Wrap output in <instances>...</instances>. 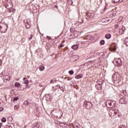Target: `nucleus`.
Here are the masks:
<instances>
[{
    "label": "nucleus",
    "mask_w": 128,
    "mask_h": 128,
    "mask_svg": "<svg viewBox=\"0 0 128 128\" xmlns=\"http://www.w3.org/2000/svg\"><path fill=\"white\" fill-rule=\"evenodd\" d=\"M106 106L108 108H114L116 104L115 101H110L108 100L106 102Z\"/></svg>",
    "instance_id": "f257e3e1"
},
{
    "label": "nucleus",
    "mask_w": 128,
    "mask_h": 128,
    "mask_svg": "<svg viewBox=\"0 0 128 128\" xmlns=\"http://www.w3.org/2000/svg\"><path fill=\"white\" fill-rule=\"evenodd\" d=\"M7 30L8 26L2 23L0 24V32H6Z\"/></svg>",
    "instance_id": "f03ea898"
},
{
    "label": "nucleus",
    "mask_w": 128,
    "mask_h": 128,
    "mask_svg": "<svg viewBox=\"0 0 128 128\" xmlns=\"http://www.w3.org/2000/svg\"><path fill=\"white\" fill-rule=\"evenodd\" d=\"M84 104L85 106H86V108L88 110H90V108H92V102H86L85 101L84 102Z\"/></svg>",
    "instance_id": "7ed1b4c3"
},
{
    "label": "nucleus",
    "mask_w": 128,
    "mask_h": 128,
    "mask_svg": "<svg viewBox=\"0 0 128 128\" xmlns=\"http://www.w3.org/2000/svg\"><path fill=\"white\" fill-rule=\"evenodd\" d=\"M114 64H117V66H122V59L120 58H117V59H115L114 60Z\"/></svg>",
    "instance_id": "20e7f679"
},
{
    "label": "nucleus",
    "mask_w": 128,
    "mask_h": 128,
    "mask_svg": "<svg viewBox=\"0 0 128 128\" xmlns=\"http://www.w3.org/2000/svg\"><path fill=\"white\" fill-rule=\"evenodd\" d=\"M112 80L114 82H118V76L114 74L112 76Z\"/></svg>",
    "instance_id": "39448f33"
},
{
    "label": "nucleus",
    "mask_w": 128,
    "mask_h": 128,
    "mask_svg": "<svg viewBox=\"0 0 128 128\" xmlns=\"http://www.w3.org/2000/svg\"><path fill=\"white\" fill-rule=\"evenodd\" d=\"M24 23L25 24L26 28H30V23L26 20H24Z\"/></svg>",
    "instance_id": "423d86ee"
},
{
    "label": "nucleus",
    "mask_w": 128,
    "mask_h": 128,
    "mask_svg": "<svg viewBox=\"0 0 128 128\" xmlns=\"http://www.w3.org/2000/svg\"><path fill=\"white\" fill-rule=\"evenodd\" d=\"M40 124L38 122H37L32 125V128H40Z\"/></svg>",
    "instance_id": "0eeeda50"
},
{
    "label": "nucleus",
    "mask_w": 128,
    "mask_h": 128,
    "mask_svg": "<svg viewBox=\"0 0 128 128\" xmlns=\"http://www.w3.org/2000/svg\"><path fill=\"white\" fill-rule=\"evenodd\" d=\"M51 96L52 95L50 94H46L45 96V98L47 102H48L50 100Z\"/></svg>",
    "instance_id": "6e6552de"
},
{
    "label": "nucleus",
    "mask_w": 128,
    "mask_h": 128,
    "mask_svg": "<svg viewBox=\"0 0 128 128\" xmlns=\"http://www.w3.org/2000/svg\"><path fill=\"white\" fill-rule=\"evenodd\" d=\"M120 104H126V98H121L120 100H119Z\"/></svg>",
    "instance_id": "1a4fd4ad"
},
{
    "label": "nucleus",
    "mask_w": 128,
    "mask_h": 128,
    "mask_svg": "<svg viewBox=\"0 0 128 128\" xmlns=\"http://www.w3.org/2000/svg\"><path fill=\"white\" fill-rule=\"evenodd\" d=\"M86 14L89 18H94V13L87 12Z\"/></svg>",
    "instance_id": "9d476101"
},
{
    "label": "nucleus",
    "mask_w": 128,
    "mask_h": 128,
    "mask_svg": "<svg viewBox=\"0 0 128 128\" xmlns=\"http://www.w3.org/2000/svg\"><path fill=\"white\" fill-rule=\"evenodd\" d=\"M74 128H84L82 126V125L78 123H75L74 125Z\"/></svg>",
    "instance_id": "9b49d317"
},
{
    "label": "nucleus",
    "mask_w": 128,
    "mask_h": 128,
    "mask_svg": "<svg viewBox=\"0 0 128 128\" xmlns=\"http://www.w3.org/2000/svg\"><path fill=\"white\" fill-rule=\"evenodd\" d=\"M4 78L6 80L9 82V80H10V74H6L4 76Z\"/></svg>",
    "instance_id": "f8f14e48"
},
{
    "label": "nucleus",
    "mask_w": 128,
    "mask_h": 128,
    "mask_svg": "<svg viewBox=\"0 0 128 128\" xmlns=\"http://www.w3.org/2000/svg\"><path fill=\"white\" fill-rule=\"evenodd\" d=\"M24 82L25 84H28V80L26 78H23Z\"/></svg>",
    "instance_id": "ddd939ff"
},
{
    "label": "nucleus",
    "mask_w": 128,
    "mask_h": 128,
    "mask_svg": "<svg viewBox=\"0 0 128 128\" xmlns=\"http://www.w3.org/2000/svg\"><path fill=\"white\" fill-rule=\"evenodd\" d=\"M96 88L98 90H102V84H98V85H96Z\"/></svg>",
    "instance_id": "4468645a"
},
{
    "label": "nucleus",
    "mask_w": 128,
    "mask_h": 128,
    "mask_svg": "<svg viewBox=\"0 0 128 128\" xmlns=\"http://www.w3.org/2000/svg\"><path fill=\"white\" fill-rule=\"evenodd\" d=\"M36 112H37V114H40V112H41V110H42V108H36Z\"/></svg>",
    "instance_id": "2eb2a0df"
},
{
    "label": "nucleus",
    "mask_w": 128,
    "mask_h": 128,
    "mask_svg": "<svg viewBox=\"0 0 128 128\" xmlns=\"http://www.w3.org/2000/svg\"><path fill=\"white\" fill-rule=\"evenodd\" d=\"M112 2L115 4H118V2H122V0H112Z\"/></svg>",
    "instance_id": "dca6fc26"
},
{
    "label": "nucleus",
    "mask_w": 128,
    "mask_h": 128,
    "mask_svg": "<svg viewBox=\"0 0 128 128\" xmlns=\"http://www.w3.org/2000/svg\"><path fill=\"white\" fill-rule=\"evenodd\" d=\"M105 38H107V40H110V38H112V35L110 34H107L106 35Z\"/></svg>",
    "instance_id": "f3484780"
},
{
    "label": "nucleus",
    "mask_w": 128,
    "mask_h": 128,
    "mask_svg": "<svg viewBox=\"0 0 128 128\" xmlns=\"http://www.w3.org/2000/svg\"><path fill=\"white\" fill-rule=\"evenodd\" d=\"M78 48V46L77 44L73 45L72 46V48L73 50H77Z\"/></svg>",
    "instance_id": "a211bd4d"
},
{
    "label": "nucleus",
    "mask_w": 128,
    "mask_h": 128,
    "mask_svg": "<svg viewBox=\"0 0 128 128\" xmlns=\"http://www.w3.org/2000/svg\"><path fill=\"white\" fill-rule=\"evenodd\" d=\"M124 42L125 44L128 46V38H126L124 40Z\"/></svg>",
    "instance_id": "6ab92c4d"
},
{
    "label": "nucleus",
    "mask_w": 128,
    "mask_h": 128,
    "mask_svg": "<svg viewBox=\"0 0 128 128\" xmlns=\"http://www.w3.org/2000/svg\"><path fill=\"white\" fill-rule=\"evenodd\" d=\"M82 78V74L76 76H75V78H76L77 80H78V78Z\"/></svg>",
    "instance_id": "aec40b11"
},
{
    "label": "nucleus",
    "mask_w": 128,
    "mask_h": 128,
    "mask_svg": "<svg viewBox=\"0 0 128 128\" xmlns=\"http://www.w3.org/2000/svg\"><path fill=\"white\" fill-rule=\"evenodd\" d=\"M14 86L16 88H20V82H16L14 84Z\"/></svg>",
    "instance_id": "412c9836"
},
{
    "label": "nucleus",
    "mask_w": 128,
    "mask_h": 128,
    "mask_svg": "<svg viewBox=\"0 0 128 128\" xmlns=\"http://www.w3.org/2000/svg\"><path fill=\"white\" fill-rule=\"evenodd\" d=\"M126 30V28L124 26H122L121 28V29H120V30H122V34H124V30Z\"/></svg>",
    "instance_id": "4be33fe9"
},
{
    "label": "nucleus",
    "mask_w": 128,
    "mask_h": 128,
    "mask_svg": "<svg viewBox=\"0 0 128 128\" xmlns=\"http://www.w3.org/2000/svg\"><path fill=\"white\" fill-rule=\"evenodd\" d=\"M68 2L70 6H72V4H74L72 0H68Z\"/></svg>",
    "instance_id": "5701e85b"
},
{
    "label": "nucleus",
    "mask_w": 128,
    "mask_h": 128,
    "mask_svg": "<svg viewBox=\"0 0 128 128\" xmlns=\"http://www.w3.org/2000/svg\"><path fill=\"white\" fill-rule=\"evenodd\" d=\"M39 70L40 72H42L44 70V66H40Z\"/></svg>",
    "instance_id": "b1692460"
},
{
    "label": "nucleus",
    "mask_w": 128,
    "mask_h": 128,
    "mask_svg": "<svg viewBox=\"0 0 128 128\" xmlns=\"http://www.w3.org/2000/svg\"><path fill=\"white\" fill-rule=\"evenodd\" d=\"M114 111H110L109 112V114L110 116H114Z\"/></svg>",
    "instance_id": "393cba45"
},
{
    "label": "nucleus",
    "mask_w": 128,
    "mask_h": 128,
    "mask_svg": "<svg viewBox=\"0 0 128 128\" xmlns=\"http://www.w3.org/2000/svg\"><path fill=\"white\" fill-rule=\"evenodd\" d=\"M74 70H70L69 72H68V74H70L71 76H72V74H74Z\"/></svg>",
    "instance_id": "a878e982"
},
{
    "label": "nucleus",
    "mask_w": 128,
    "mask_h": 128,
    "mask_svg": "<svg viewBox=\"0 0 128 128\" xmlns=\"http://www.w3.org/2000/svg\"><path fill=\"white\" fill-rule=\"evenodd\" d=\"M104 42H104V40H101L100 41V44H102V46L104 45Z\"/></svg>",
    "instance_id": "bb28decb"
},
{
    "label": "nucleus",
    "mask_w": 128,
    "mask_h": 128,
    "mask_svg": "<svg viewBox=\"0 0 128 128\" xmlns=\"http://www.w3.org/2000/svg\"><path fill=\"white\" fill-rule=\"evenodd\" d=\"M8 120L12 122V116H9L8 118Z\"/></svg>",
    "instance_id": "cd10ccee"
},
{
    "label": "nucleus",
    "mask_w": 128,
    "mask_h": 128,
    "mask_svg": "<svg viewBox=\"0 0 128 128\" xmlns=\"http://www.w3.org/2000/svg\"><path fill=\"white\" fill-rule=\"evenodd\" d=\"M2 122H6V119L5 118H3L2 119Z\"/></svg>",
    "instance_id": "c85d7f7f"
},
{
    "label": "nucleus",
    "mask_w": 128,
    "mask_h": 128,
    "mask_svg": "<svg viewBox=\"0 0 128 128\" xmlns=\"http://www.w3.org/2000/svg\"><path fill=\"white\" fill-rule=\"evenodd\" d=\"M24 104H25V106H28V101H24Z\"/></svg>",
    "instance_id": "c756f323"
},
{
    "label": "nucleus",
    "mask_w": 128,
    "mask_h": 128,
    "mask_svg": "<svg viewBox=\"0 0 128 128\" xmlns=\"http://www.w3.org/2000/svg\"><path fill=\"white\" fill-rule=\"evenodd\" d=\"M18 100V97H15L14 98L13 102H15L16 100Z\"/></svg>",
    "instance_id": "7c9ffc66"
},
{
    "label": "nucleus",
    "mask_w": 128,
    "mask_h": 128,
    "mask_svg": "<svg viewBox=\"0 0 128 128\" xmlns=\"http://www.w3.org/2000/svg\"><path fill=\"white\" fill-rule=\"evenodd\" d=\"M66 80H72V78H68V77H66Z\"/></svg>",
    "instance_id": "2f4dec72"
},
{
    "label": "nucleus",
    "mask_w": 128,
    "mask_h": 128,
    "mask_svg": "<svg viewBox=\"0 0 128 128\" xmlns=\"http://www.w3.org/2000/svg\"><path fill=\"white\" fill-rule=\"evenodd\" d=\"M119 128H126V126H125L122 125V126H119Z\"/></svg>",
    "instance_id": "473e14b6"
},
{
    "label": "nucleus",
    "mask_w": 128,
    "mask_h": 128,
    "mask_svg": "<svg viewBox=\"0 0 128 128\" xmlns=\"http://www.w3.org/2000/svg\"><path fill=\"white\" fill-rule=\"evenodd\" d=\"M2 110H4V108L0 107V112H2Z\"/></svg>",
    "instance_id": "72a5a7b5"
},
{
    "label": "nucleus",
    "mask_w": 128,
    "mask_h": 128,
    "mask_svg": "<svg viewBox=\"0 0 128 128\" xmlns=\"http://www.w3.org/2000/svg\"><path fill=\"white\" fill-rule=\"evenodd\" d=\"M14 110H17V108H18V106L16 105L14 106Z\"/></svg>",
    "instance_id": "f704fd0d"
},
{
    "label": "nucleus",
    "mask_w": 128,
    "mask_h": 128,
    "mask_svg": "<svg viewBox=\"0 0 128 128\" xmlns=\"http://www.w3.org/2000/svg\"><path fill=\"white\" fill-rule=\"evenodd\" d=\"M47 38L48 40H52V38L50 36H47Z\"/></svg>",
    "instance_id": "c9c22d12"
},
{
    "label": "nucleus",
    "mask_w": 128,
    "mask_h": 128,
    "mask_svg": "<svg viewBox=\"0 0 128 128\" xmlns=\"http://www.w3.org/2000/svg\"><path fill=\"white\" fill-rule=\"evenodd\" d=\"M112 112H113L114 116V114H118V112H116L114 111H113Z\"/></svg>",
    "instance_id": "e433bc0d"
},
{
    "label": "nucleus",
    "mask_w": 128,
    "mask_h": 128,
    "mask_svg": "<svg viewBox=\"0 0 128 128\" xmlns=\"http://www.w3.org/2000/svg\"><path fill=\"white\" fill-rule=\"evenodd\" d=\"M50 84H54V80H51L50 81Z\"/></svg>",
    "instance_id": "4c0bfd02"
},
{
    "label": "nucleus",
    "mask_w": 128,
    "mask_h": 128,
    "mask_svg": "<svg viewBox=\"0 0 128 128\" xmlns=\"http://www.w3.org/2000/svg\"><path fill=\"white\" fill-rule=\"evenodd\" d=\"M64 44H62L60 45L61 48H64Z\"/></svg>",
    "instance_id": "58836bf2"
},
{
    "label": "nucleus",
    "mask_w": 128,
    "mask_h": 128,
    "mask_svg": "<svg viewBox=\"0 0 128 128\" xmlns=\"http://www.w3.org/2000/svg\"><path fill=\"white\" fill-rule=\"evenodd\" d=\"M61 124H65V125H66V123H64V122H61L60 123Z\"/></svg>",
    "instance_id": "ea45409f"
},
{
    "label": "nucleus",
    "mask_w": 128,
    "mask_h": 128,
    "mask_svg": "<svg viewBox=\"0 0 128 128\" xmlns=\"http://www.w3.org/2000/svg\"><path fill=\"white\" fill-rule=\"evenodd\" d=\"M32 38V35H31V37L29 38V40H30Z\"/></svg>",
    "instance_id": "a19ab883"
},
{
    "label": "nucleus",
    "mask_w": 128,
    "mask_h": 128,
    "mask_svg": "<svg viewBox=\"0 0 128 128\" xmlns=\"http://www.w3.org/2000/svg\"><path fill=\"white\" fill-rule=\"evenodd\" d=\"M58 88H62V86L60 85L58 86Z\"/></svg>",
    "instance_id": "79ce46f5"
},
{
    "label": "nucleus",
    "mask_w": 128,
    "mask_h": 128,
    "mask_svg": "<svg viewBox=\"0 0 128 128\" xmlns=\"http://www.w3.org/2000/svg\"><path fill=\"white\" fill-rule=\"evenodd\" d=\"M60 88V90H62L63 92H64V90L62 89V88Z\"/></svg>",
    "instance_id": "37998d69"
},
{
    "label": "nucleus",
    "mask_w": 128,
    "mask_h": 128,
    "mask_svg": "<svg viewBox=\"0 0 128 128\" xmlns=\"http://www.w3.org/2000/svg\"><path fill=\"white\" fill-rule=\"evenodd\" d=\"M115 26H116V28H118V24H116L115 25Z\"/></svg>",
    "instance_id": "c03bdc74"
},
{
    "label": "nucleus",
    "mask_w": 128,
    "mask_h": 128,
    "mask_svg": "<svg viewBox=\"0 0 128 128\" xmlns=\"http://www.w3.org/2000/svg\"><path fill=\"white\" fill-rule=\"evenodd\" d=\"M0 76H4V72H2L0 74Z\"/></svg>",
    "instance_id": "a18cd8bd"
},
{
    "label": "nucleus",
    "mask_w": 128,
    "mask_h": 128,
    "mask_svg": "<svg viewBox=\"0 0 128 128\" xmlns=\"http://www.w3.org/2000/svg\"><path fill=\"white\" fill-rule=\"evenodd\" d=\"M54 91L56 92V88H54Z\"/></svg>",
    "instance_id": "49530a36"
},
{
    "label": "nucleus",
    "mask_w": 128,
    "mask_h": 128,
    "mask_svg": "<svg viewBox=\"0 0 128 128\" xmlns=\"http://www.w3.org/2000/svg\"><path fill=\"white\" fill-rule=\"evenodd\" d=\"M2 124L0 122V128H2Z\"/></svg>",
    "instance_id": "de8ad7c7"
},
{
    "label": "nucleus",
    "mask_w": 128,
    "mask_h": 128,
    "mask_svg": "<svg viewBox=\"0 0 128 128\" xmlns=\"http://www.w3.org/2000/svg\"><path fill=\"white\" fill-rule=\"evenodd\" d=\"M120 20H122V17H120Z\"/></svg>",
    "instance_id": "09e8293b"
},
{
    "label": "nucleus",
    "mask_w": 128,
    "mask_h": 128,
    "mask_svg": "<svg viewBox=\"0 0 128 128\" xmlns=\"http://www.w3.org/2000/svg\"><path fill=\"white\" fill-rule=\"evenodd\" d=\"M9 128H12V126H10Z\"/></svg>",
    "instance_id": "8fccbe9b"
},
{
    "label": "nucleus",
    "mask_w": 128,
    "mask_h": 128,
    "mask_svg": "<svg viewBox=\"0 0 128 128\" xmlns=\"http://www.w3.org/2000/svg\"><path fill=\"white\" fill-rule=\"evenodd\" d=\"M39 86H42V84H39Z\"/></svg>",
    "instance_id": "3c124183"
},
{
    "label": "nucleus",
    "mask_w": 128,
    "mask_h": 128,
    "mask_svg": "<svg viewBox=\"0 0 128 128\" xmlns=\"http://www.w3.org/2000/svg\"><path fill=\"white\" fill-rule=\"evenodd\" d=\"M70 32H72V28H70Z\"/></svg>",
    "instance_id": "603ef678"
},
{
    "label": "nucleus",
    "mask_w": 128,
    "mask_h": 128,
    "mask_svg": "<svg viewBox=\"0 0 128 128\" xmlns=\"http://www.w3.org/2000/svg\"><path fill=\"white\" fill-rule=\"evenodd\" d=\"M1 62H2V61L0 60V64Z\"/></svg>",
    "instance_id": "864d4df0"
},
{
    "label": "nucleus",
    "mask_w": 128,
    "mask_h": 128,
    "mask_svg": "<svg viewBox=\"0 0 128 128\" xmlns=\"http://www.w3.org/2000/svg\"><path fill=\"white\" fill-rule=\"evenodd\" d=\"M56 86L58 87V85H57V86H56Z\"/></svg>",
    "instance_id": "5fc2aeb1"
},
{
    "label": "nucleus",
    "mask_w": 128,
    "mask_h": 128,
    "mask_svg": "<svg viewBox=\"0 0 128 128\" xmlns=\"http://www.w3.org/2000/svg\"><path fill=\"white\" fill-rule=\"evenodd\" d=\"M112 106H114V103L112 104Z\"/></svg>",
    "instance_id": "6e6d98bb"
},
{
    "label": "nucleus",
    "mask_w": 128,
    "mask_h": 128,
    "mask_svg": "<svg viewBox=\"0 0 128 128\" xmlns=\"http://www.w3.org/2000/svg\"><path fill=\"white\" fill-rule=\"evenodd\" d=\"M116 50V49L115 48V49H114V50Z\"/></svg>",
    "instance_id": "4d7b16f0"
}]
</instances>
